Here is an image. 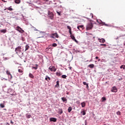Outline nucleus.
<instances>
[{
    "label": "nucleus",
    "mask_w": 125,
    "mask_h": 125,
    "mask_svg": "<svg viewBox=\"0 0 125 125\" xmlns=\"http://www.w3.org/2000/svg\"><path fill=\"white\" fill-rule=\"evenodd\" d=\"M21 49H22V48H21V46H19L17 48H16L15 52H16L18 55H19L20 54H21V53H22V51H21Z\"/></svg>",
    "instance_id": "obj_1"
},
{
    "label": "nucleus",
    "mask_w": 125,
    "mask_h": 125,
    "mask_svg": "<svg viewBox=\"0 0 125 125\" xmlns=\"http://www.w3.org/2000/svg\"><path fill=\"white\" fill-rule=\"evenodd\" d=\"M92 28H93V24L92 23H91V22H88L86 26V30H91Z\"/></svg>",
    "instance_id": "obj_2"
},
{
    "label": "nucleus",
    "mask_w": 125,
    "mask_h": 125,
    "mask_svg": "<svg viewBox=\"0 0 125 125\" xmlns=\"http://www.w3.org/2000/svg\"><path fill=\"white\" fill-rule=\"evenodd\" d=\"M48 16L52 20H53V18H54V15L53 14V13H52V12L48 11Z\"/></svg>",
    "instance_id": "obj_3"
},
{
    "label": "nucleus",
    "mask_w": 125,
    "mask_h": 125,
    "mask_svg": "<svg viewBox=\"0 0 125 125\" xmlns=\"http://www.w3.org/2000/svg\"><path fill=\"white\" fill-rule=\"evenodd\" d=\"M50 38H52V39H54V38H59V35H58L57 33H53L52 35H51Z\"/></svg>",
    "instance_id": "obj_4"
},
{
    "label": "nucleus",
    "mask_w": 125,
    "mask_h": 125,
    "mask_svg": "<svg viewBox=\"0 0 125 125\" xmlns=\"http://www.w3.org/2000/svg\"><path fill=\"white\" fill-rule=\"evenodd\" d=\"M16 30L17 31H18V32H19L20 33H23L24 32V30L22 29V28L20 26H17L16 27Z\"/></svg>",
    "instance_id": "obj_5"
},
{
    "label": "nucleus",
    "mask_w": 125,
    "mask_h": 125,
    "mask_svg": "<svg viewBox=\"0 0 125 125\" xmlns=\"http://www.w3.org/2000/svg\"><path fill=\"white\" fill-rule=\"evenodd\" d=\"M49 70L51 71V72H56V68H55V66H50L49 67Z\"/></svg>",
    "instance_id": "obj_6"
},
{
    "label": "nucleus",
    "mask_w": 125,
    "mask_h": 125,
    "mask_svg": "<svg viewBox=\"0 0 125 125\" xmlns=\"http://www.w3.org/2000/svg\"><path fill=\"white\" fill-rule=\"evenodd\" d=\"M49 120L50 122H53L54 123L57 122V119L53 117L50 118Z\"/></svg>",
    "instance_id": "obj_7"
},
{
    "label": "nucleus",
    "mask_w": 125,
    "mask_h": 125,
    "mask_svg": "<svg viewBox=\"0 0 125 125\" xmlns=\"http://www.w3.org/2000/svg\"><path fill=\"white\" fill-rule=\"evenodd\" d=\"M111 91L112 92H117V91H118V89H117V87L114 86L112 88Z\"/></svg>",
    "instance_id": "obj_8"
},
{
    "label": "nucleus",
    "mask_w": 125,
    "mask_h": 125,
    "mask_svg": "<svg viewBox=\"0 0 125 125\" xmlns=\"http://www.w3.org/2000/svg\"><path fill=\"white\" fill-rule=\"evenodd\" d=\"M67 29H68L69 30V34H70L71 35H72V29H71V26L68 25V26H67Z\"/></svg>",
    "instance_id": "obj_9"
},
{
    "label": "nucleus",
    "mask_w": 125,
    "mask_h": 125,
    "mask_svg": "<svg viewBox=\"0 0 125 125\" xmlns=\"http://www.w3.org/2000/svg\"><path fill=\"white\" fill-rule=\"evenodd\" d=\"M98 41L99 42H102L103 43H104V42H105V39L103 38L98 39Z\"/></svg>",
    "instance_id": "obj_10"
},
{
    "label": "nucleus",
    "mask_w": 125,
    "mask_h": 125,
    "mask_svg": "<svg viewBox=\"0 0 125 125\" xmlns=\"http://www.w3.org/2000/svg\"><path fill=\"white\" fill-rule=\"evenodd\" d=\"M56 75L58 76V77H60V76L62 75V73H61V72L60 71H58L56 72Z\"/></svg>",
    "instance_id": "obj_11"
},
{
    "label": "nucleus",
    "mask_w": 125,
    "mask_h": 125,
    "mask_svg": "<svg viewBox=\"0 0 125 125\" xmlns=\"http://www.w3.org/2000/svg\"><path fill=\"white\" fill-rule=\"evenodd\" d=\"M58 113L60 115H62L63 114V109L62 108H59Z\"/></svg>",
    "instance_id": "obj_12"
},
{
    "label": "nucleus",
    "mask_w": 125,
    "mask_h": 125,
    "mask_svg": "<svg viewBox=\"0 0 125 125\" xmlns=\"http://www.w3.org/2000/svg\"><path fill=\"white\" fill-rule=\"evenodd\" d=\"M82 29V30H83V25H79L77 27V28L78 29V30H79L80 31H81V28Z\"/></svg>",
    "instance_id": "obj_13"
},
{
    "label": "nucleus",
    "mask_w": 125,
    "mask_h": 125,
    "mask_svg": "<svg viewBox=\"0 0 125 125\" xmlns=\"http://www.w3.org/2000/svg\"><path fill=\"white\" fill-rule=\"evenodd\" d=\"M29 49H30V46H29L28 44H26L25 45V49L24 51H27V50H28Z\"/></svg>",
    "instance_id": "obj_14"
},
{
    "label": "nucleus",
    "mask_w": 125,
    "mask_h": 125,
    "mask_svg": "<svg viewBox=\"0 0 125 125\" xmlns=\"http://www.w3.org/2000/svg\"><path fill=\"white\" fill-rule=\"evenodd\" d=\"M61 99L63 102H65V103H67V99L66 98L62 97Z\"/></svg>",
    "instance_id": "obj_15"
},
{
    "label": "nucleus",
    "mask_w": 125,
    "mask_h": 125,
    "mask_svg": "<svg viewBox=\"0 0 125 125\" xmlns=\"http://www.w3.org/2000/svg\"><path fill=\"white\" fill-rule=\"evenodd\" d=\"M45 80V81H47V82H49V81H50V78L46 75Z\"/></svg>",
    "instance_id": "obj_16"
},
{
    "label": "nucleus",
    "mask_w": 125,
    "mask_h": 125,
    "mask_svg": "<svg viewBox=\"0 0 125 125\" xmlns=\"http://www.w3.org/2000/svg\"><path fill=\"white\" fill-rule=\"evenodd\" d=\"M6 74L7 75H9L10 76V79H12V75L10 74V72L8 70L6 71Z\"/></svg>",
    "instance_id": "obj_17"
},
{
    "label": "nucleus",
    "mask_w": 125,
    "mask_h": 125,
    "mask_svg": "<svg viewBox=\"0 0 125 125\" xmlns=\"http://www.w3.org/2000/svg\"><path fill=\"white\" fill-rule=\"evenodd\" d=\"M82 107V108H84L85 107V103L84 102H83L81 103Z\"/></svg>",
    "instance_id": "obj_18"
},
{
    "label": "nucleus",
    "mask_w": 125,
    "mask_h": 125,
    "mask_svg": "<svg viewBox=\"0 0 125 125\" xmlns=\"http://www.w3.org/2000/svg\"><path fill=\"white\" fill-rule=\"evenodd\" d=\"M0 32L1 33H3V34H5V33H6V32H7V31L6 29H2V30H0Z\"/></svg>",
    "instance_id": "obj_19"
},
{
    "label": "nucleus",
    "mask_w": 125,
    "mask_h": 125,
    "mask_svg": "<svg viewBox=\"0 0 125 125\" xmlns=\"http://www.w3.org/2000/svg\"><path fill=\"white\" fill-rule=\"evenodd\" d=\"M35 66H36V67L32 66V69H35V70H37L38 69V67L39 66V65L36 64H35Z\"/></svg>",
    "instance_id": "obj_20"
},
{
    "label": "nucleus",
    "mask_w": 125,
    "mask_h": 125,
    "mask_svg": "<svg viewBox=\"0 0 125 125\" xmlns=\"http://www.w3.org/2000/svg\"><path fill=\"white\" fill-rule=\"evenodd\" d=\"M29 77L31 79H34V75L32 73H29Z\"/></svg>",
    "instance_id": "obj_21"
},
{
    "label": "nucleus",
    "mask_w": 125,
    "mask_h": 125,
    "mask_svg": "<svg viewBox=\"0 0 125 125\" xmlns=\"http://www.w3.org/2000/svg\"><path fill=\"white\" fill-rule=\"evenodd\" d=\"M72 111V107L69 106L68 108V113H70Z\"/></svg>",
    "instance_id": "obj_22"
},
{
    "label": "nucleus",
    "mask_w": 125,
    "mask_h": 125,
    "mask_svg": "<svg viewBox=\"0 0 125 125\" xmlns=\"http://www.w3.org/2000/svg\"><path fill=\"white\" fill-rule=\"evenodd\" d=\"M15 3H20V2H21V0H15Z\"/></svg>",
    "instance_id": "obj_23"
},
{
    "label": "nucleus",
    "mask_w": 125,
    "mask_h": 125,
    "mask_svg": "<svg viewBox=\"0 0 125 125\" xmlns=\"http://www.w3.org/2000/svg\"><path fill=\"white\" fill-rule=\"evenodd\" d=\"M88 67H89V68H94V64H91L88 65Z\"/></svg>",
    "instance_id": "obj_24"
},
{
    "label": "nucleus",
    "mask_w": 125,
    "mask_h": 125,
    "mask_svg": "<svg viewBox=\"0 0 125 125\" xmlns=\"http://www.w3.org/2000/svg\"><path fill=\"white\" fill-rule=\"evenodd\" d=\"M0 107L1 108H4V107H5V105H4V104H0Z\"/></svg>",
    "instance_id": "obj_25"
},
{
    "label": "nucleus",
    "mask_w": 125,
    "mask_h": 125,
    "mask_svg": "<svg viewBox=\"0 0 125 125\" xmlns=\"http://www.w3.org/2000/svg\"><path fill=\"white\" fill-rule=\"evenodd\" d=\"M102 102H104V101H106V98L105 97H102Z\"/></svg>",
    "instance_id": "obj_26"
},
{
    "label": "nucleus",
    "mask_w": 125,
    "mask_h": 125,
    "mask_svg": "<svg viewBox=\"0 0 125 125\" xmlns=\"http://www.w3.org/2000/svg\"><path fill=\"white\" fill-rule=\"evenodd\" d=\"M120 69H123L124 70H125V65H122L120 66Z\"/></svg>",
    "instance_id": "obj_27"
},
{
    "label": "nucleus",
    "mask_w": 125,
    "mask_h": 125,
    "mask_svg": "<svg viewBox=\"0 0 125 125\" xmlns=\"http://www.w3.org/2000/svg\"><path fill=\"white\" fill-rule=\"evenodd\" d=\"M7 9H8V10H10V11H12V10H13V9H12V8H11V6L7 8Z\"/></svg>",
    "instance_id": "obj_28"
},
{
    "label": "nucleus",
    "mask_w": 125,
    "mask_h": 125,
    "mask_svg": "<svg viewBox=\"0 0 125 125\" xmlns=\"http://www.w3.org/2000/svg\"><path fill=\"white\" fill-rule=\"evenodd\" d=\"M62 79H66L67 78V76H66L65 75H63L62 76Z\"/></svg>",
    "instance_id": "obj_29"
},
{
    "label": "nucleus",
    "mask_w": 125,
    "mask_h": 125,
    "mask_svg": "<svg viewBox=\"0 0 125 125\" xmlns=\"http://www.w3.org/2000/svg\"><path fill=\"white\" fill-rule=\"evenodd\" d=\"M81 114H82V115H83V116H84V115H85L86 114V113H85V111H81Z\"/></svg>",
    "instance_id": "obj_30"
},
{
    "label": "nucleus",
    "mask_w": 125,
    "mask_h": 125,
    "mask_svg": "<svg viewBox=\"0 0 125 125\" xmlns=\"http://www.w3.org/2000/svg\"><path fill=\"white\" fill-rule=\"evenodd\" d=\"M52 46H53L54 47H55L57 46V44L56 43H53L52 44Z\"/></svg>",
    "instance_id": "obj_31"
},
{
    "label": "nucleus",
    "mask_w": 125,
    "mask_h": 125,
    "mask_svg": "<svg viewBox=\"0 0 125 125\" xmlns=\"http://www.w3.org/2000/svg\"><path fill=\"white\" fill-rule=\"evenodd\" d=\"M56 12L58 14V15H59V16H61V12H59L57 11Z\"/></svg>",
    "instance_id": "obj_32"
},
{
    "label": "nucleus",
    "mask_w": 125,
    "mask_h": 125,
    "mask_svg": "<svg viewBox=\"0 0 125 125\" xmlns=\"http://www.w3.org/2000/svg\"><path fill=\"white\" fill-rule=\"evenodd\" d=\"M97 21L98 23H99V24H101V23H102V21H100V20H97Z\"/></svg>",
    "instance_id": "obj_33"
},
{
    "label": "nucleus",
    "mask_w": 125,
    "mask_h": 125,
    "mask_svg": "<svg viewBox=\"0 0 125 125\" xmlns=\"http://www.w3.org/2000/svg\"><path fill=\"white\" fill-rule=\"evenodd\" d=\"M70 37L71 38V39H72V40H73V41L75 40V36H74V35H70Z\"/></svg>",
    "instance_id": "obj_34"
},
{
    "label": "nucleus",
    "mask_w": 125,
    "mask_h": 125,
    "mask_svg": "<svg viewBox=\"0 0 125 125\" xmlns=\"http://www.w3.org/2000/svg\"><path fill=\"white\" fill-rule=\"evenodd\" d=\"M19 73H23V70L22 69H18Z\"/></svg>",
    "instance_id": "obj_35"
},
{
    "label": "nucleus",
    "mask_w": 125,
    "mask_h": 125,
    "mask_svg": "<svg viewBox=\"0 0 125 125\" xmlns=\"http://www.w3.org/2000/svg\"><path fill=\"white\" fill-rule=\"evenodd\" d=\"M117 115H118V116H120L121 115V112H120V111H118L117 112Z\"/></svg>",
    "instance_id": "obj_36"
},
{
    "label": "nucleus",
    "mask_w": 125,
    "mask_h": 125,
    "mask_svg": "<svg viewBox=\"0 0 125 125\" xmlns=\"http://www.w3.org/2000/svg\"><path fill=\"white\" fill-rule=\"evenodd\" d=\"M31 115H27V116H26V118H27V119H30V118H31Z\"/></svg>",
    "instance_id": "obj_37"
},
{
    "label": "nucleus",
    "mask_w": 125,
    "mask_h": 125,
    "mask_svg": "<svg viewBox=\"0 0 125 125\" xmlns=\"http://www.w3.org/2000/svg\"><path fill=\"white\" fill-rule=\"evenodd\" d=\"M88 83H86V82H83V84H84V85H86L87 84H88Z\"/></svg>",
    "instance_id": "obj_38"
},
{
    "label": "nucleus",
    "mask_w": 125,
    "mask_h": 125,
    "mask_svg": "<svg viewBox=\"0 0 125 125\" xmlns=\"http://www.w3.org/2000/svg\"><path fill=\"white\" fill-rule=\"evenodd\" d=\"M56 83H57V85H59V81H57Z\"/></svg>",
    "instance_id": "obj_39"
},
{
    "label": "nucleus",
    "mask_w": 125,
    "mask_h": 125,
    "mask_svg": "<svg viewBox=\"0 0 125 125\" xmlns=\"http://www.w3.org/2000/svg\"><path fill=\"white\" fill-rule=\"evenodd\" d=\"M76 103H77V104H80V101H76Z\"/></svg>",
    "instance_id": "obj_40"
},
{
    "label": "nucleus",
    "mask_w": 125,
    "mask_h": 125,
    "mask_svg": "<svg viewBox=\"0 0 125 125\" xmlns=\"http://www.w3.org/2000/svg\"><path fill=\"white\" fill-rule=\"evenodd\" d=\"M10 123H11V124L12 125H13V124H14V122L12 121V120H11V121H10Z\"/></svg>",
    "instance_id": "obj_41"
},
{
    "label": "nucleus",
    "mask_w": 125,
    "mask_h": 125,
    "mask_svg": "<svg viewBox=\"0 0 125 125\" xmlns=\"http://www.w3.org/2000/svg\"><path fill=\"white\" fill-rule=\"evenodd\" d=\"M86 88H88V84L86 85Z\"/></svg>",
    "instance_id": "obj_42"
},
{
    "label": "nucleus",
    "mask_w": 125,
    "mask_h": 125,
    "mask_svg": "<svg viewBox=\"0 0 125 125\" xmlns=\"http://www.w3.org/2000/svg\"><path fill=\"white\" fill-rule=\"evenodd\" d=\"M73 41H75V42H78V41H77V40L76 39V38H75Z\"/></svg>",
    "instance_id": "obj_43"
},
{
    "label": "nucleus",
    "mask_w": 125,
    "mask_h": 125,
    "mask_svg": "<svg viewBox=\"0 0 125 125\" xmlns=\"http://www.w3.org/2000/svg\"><path fill=\"white\" fill-rule=\"evenodd\" d=\"M101 46L106 45V44H101Z\"/></svg>",
    "instance_id": "obj_44"
},
{
    "label": "nucleus",
    "mask_w": 125,
    "mask_h": 125,
    "mask_svg": "<svg viewBox=\"0 0 125 125\" xmlns=\"http://www.w3.org/2000/svg\"><path fill=\"white\" fill-rule=\"evenodd\" d=\"M100 60H101V59H98V62H99L100 61Z\"/></svg>",
    "instance_id": "obj_45"
},
{
    "label": "nucleus",
    "mask_w": 125,
    "mask_h": 125,
    "mask_svg": "<svg viewBox=\"0 0 125 125\" xmlns=\"http://www.w3.org/2000/svg\"><path fill=\"white\" fill-rule=\"evenodd\" d=\"M118 80H119V81H122V80H123V78H121V79H119Z\"/></svg>",
    "instance_id": "obj_46"
},
{
    "label": "nucleus",
    "mask_w": 125,
    "mask_h": 125,
    "mask_svg": "<svg viewBox=\"0 0 125 125\" xmlns=\"http://www.w3.org/2000/svg\"><path fill=\"white\" fill-rule=\"evenodd\" d=\"M96 59H98L99 57L98 56L96 57L95 58Z\"/></svg>",
    "instance_id": "obj_47"
},
{
    "label": "nucleus",
    "mask_w": 125,
    "mask_h": 125,
    "mask_svg": "<svg viewBox=\"0 0 125 125\" xmlns=\"http://www.w3.org/2000/svg\"><path fill=\"white\" fill-rule=\"evenodd\" d=\"M45 1H49V0H44Z\"/></svg>",
    "instance_id": "obj_48"
},
{
    "label": "nucleus",
    "mask_w": 125,
    "mask_h": 125,
    "mask_svg": "<svg viewBox=\"0 0 125 125\" xmlns=\"http://www.w3.org/2000/svg\"><path fill=\"white\" fill-rule=\"evenodd\" d=\"M66 94H67V95L69 94V93H67Z\"/></svg>",
    "instance_id": "obj_49"
},
{
    "label": "nucleus",
    "mask_w": 125,
    "mask_h": 125,
    "mask_svg": "<svg viewBox=\"0 0 125 125\" xmlns=\"http://www.w3.org/2000/svg\"><path fill=\"white\" fill-rule=\"evenodd\" d=\"M105 26H107V24H105Z\"/></svg>",
    "instance_id": "obj_50"
},
{
    "label": "nucleus",
    "mask_w": 125,
    "mask_h": 125,
    "mask_svg": "<svg viewBox=\"0 0 125 125\" xmlns=\"http://www.w3.org/2000/svg\"><path fill=\"white\" fill-rule=\"evenodd\" d=\"M4 110H6V109H4Z\"/></svg>",
    "instance_id": "obj_51"
}]
</instances>
